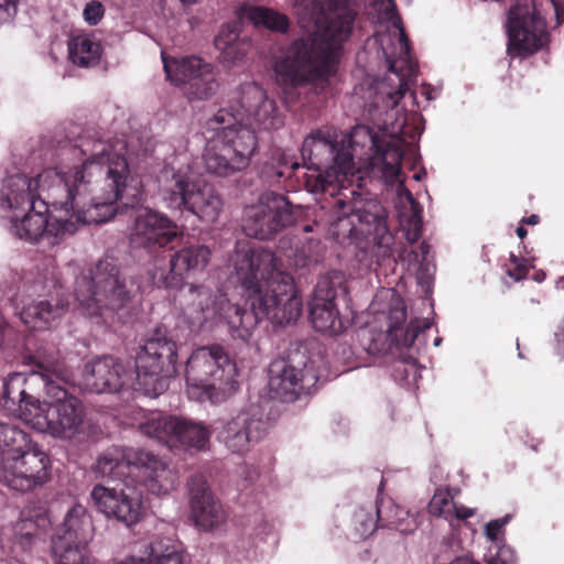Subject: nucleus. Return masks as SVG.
Instances as JSON below:
<instances>
[{
    "instance_id": "nucleus-17",
    "label": "nucleus",
    "mask_w": 564,
    "mask_h": 564,
    "mask_svg": "<svg viewBox=\"0 0 564 564\" xmlns=\"http://www.w3.org/2000/svg\"><path fill=\"white\" fill-rule=\"evenodd\" d=\"M508 52L510 55L532 54L546 41V25L533 1L524 0L509 11Z\"/></svg>"
},
{
    "instance_id": "nucleus-28",
    "label": "nucleus",
    "mask_w": 564,
    "mask_h": 564,
    "mask_svg": "<svg viewBox=\"0 0 564 564\" xmlns=\"http://www.w3.org/2000/svg\"><path fill=\"white\" fill-rule=\"evenodd\" d=\"M303 375L284 359H276L269 368V391L272 398L293 402L303 392Z\"/></svg>"
},
{
    "instance_id": "nucleus-19",
    "label": "nucleus",
    "mask_w": 564,
    "mask_h": 564,
    "mask_svg": "<svg viewBox=\"0 0 564 564\" xmlns=\"http://www.w3.org/2000/svg\"><path fill=\"white\" fill-rule=\"evenodd\" d=\"M96 509L107 519L116 520L126 527L139 523L145 513L141 494L128 485L105 487L96 485L90 492Z\"/></svg>"
},
{
    "instance_id": "nucleus-18",
    "label": "nucleus",
    "mask_w": 564,
    "mask_h": 564,
    "mask_svg": "<svg viewBox=\"0 0 564 564\" xmlns=\"http://www.w3.org/2000/svg\"><path fill=\"white\" fill-rule=\"evenodd\" d=\"M178 235L175 221L148 207L135 209L129 227V242L134 249L154 251L167 246Z\"/></svg>"
},
{
    "instance_id": "nucleus-16",
    "label": "nucleus",
    "mask_w": 564,
    "mask_h": 564,
    "mask_svg": "<svg viewBox=\"0 0 564 564\" xmlns=\"http://www.w3.org/2000/svg\"><path fill=\"white\" fill-rule=\"evenodd\" d=\"M140 431L145 436L154 438L170 448L184 446L203 449L210 438V431L199 422L160 414H155L140 424Z\"/></svg>"
},
{
    "instance_id": "nucleus-36",
    "label": "nucleus",
    "mask_w": 564,
    "mask_h": 564,
    "mask_svg": "<svg viewBox=\"0 0 564 564\" xmlns=\"http://www.w3.org/2000/svg\"><path fill=\"white\" fill-rule=\"evenodd\" d=\"M140 448L111 447L104 452L97 459L96 469L102 476L111 477L118 475V470L127 466H133L132 453L140 452Z\"/></svg>"
},
{
    "instance_id": "nucleus-24",
    "label": "nucleus",
    "mask_w": 564,
    "mask_h": 564,
    "mask_svg": "<svg viewBox=\"0 0 564 564\" xmlns=\"http://www.w3.org/2000/svg\"><path fill=\"white\" fill-rule=\"evenodd\" d=\"M133 466L141 469L147 490L155 496L171 492L176 487L177 476L166 463L148 451L132 453Z\"/></svg>"
},
{
    "instance_id": "nucleus-58",
    "label": "nucleus",
    "mask_w": 564,
    "mask_h": 564,
    "mask_svg": "<svg viewBox=\"0 0 564 564\" xmlns=\"http://www.w3.org/2000/svg\"><path fill=\"white\" fill-rule=\"evenodd\" d=\"M539 216L538 215H531L527 218H523L522 221L529 225H536L539 223Z\"/></svg>"
},
{
    "instance_id": "nucleus-21",
    "label": "nucleus",
    "mask_w": 564,
    "mask_h": 564,
    "mask_svg": "<svg viewBox=\"0 0 564 564\" xmlns=\"http://www.w3.org/2000/svg\"><path fill=\"white\" fill-rule=\"evenodd\" d=\"M132 378V372L122 360L112 356H102L85 366L84 382L88 390L96 393L117 392Z\"/></svg>"
},
{
    "instance_id": "nucleus-12",
    "label": "nucleus",
    "mask_w": 564,
    "mask_h": 564,
    "mask_svg": "<svg viewBox=\"0 0 564 564\" xmlns=\"http://www.w3.org/2000/svg\"><path fill=\"white\" fill-rule=\"evenodd\" d=\"M91 535L93 524L85 507L74 505L52 536L54 564H94L87 553Z\"/></svg>"
},
{
    "instance_id": "nucleus-25",
    "label": "nucleus",
    "mask_w": 564,
    "mask_h": 564,
    "mask_svg": "<svg viewBox=\"0 0 564 564\" xmlns=\"http://www.w3.org/2000/svg\"><path fill=\"white\" fill-rule=\"evenodd\" d=\"M262 422L242 411L224 424L218 433V440L230 452L242 454L249 449V444L260 437Z\"/></svg>"
},
{
    "instance_id": "nucleus-31",
    "label": "nucleus",
    "mask_w": 564,
    "mask_h": 564,
    "mask_svg": "<svg viewBox=\"0 0 564 564\" xmlns=\"http://www.w3.org/2000/svg\"><path fill=\"white\" fill-rule=\"evenodd\" d=\"M376 147L377 151L369 163L371 171L380 174L387 184H393L400 174L403 158L399 141L386 142L381 148Z\"/></svg>"
},
{
    "instance_id": "nucleus-32",
    "label": "nucleus",
    "mask_w": 564,
    "mask_h": 564,
    "mask_svg": "<svg viewBox=\"0 0 564 564\" xmlns=\"http://www.w3.org/2000/svg\"><path fill=\"white\" fill-rule=\"evenodd\" d=\"M162 58L166 78L174 85L184 88L205 70L203 66L209 64L196 56L167 58L163 55Z\"/></svg>"
},
{
    "instance_id": "nucleus-5",
    "label": "nucleus",
    "mask_w": 564,
    "mask_h": 564,
    "mask_svg": "<svg viewBox=\"0 0 564 564\" xmlns=\"http://www.w3.org/2000/svg\"><path fill=\"white\" fill-rule=\"evenodd\" d=\"M106 149L107 143L102 140L89 135L82 137L78 150L86 159L80 166L68 173L48 169L34 178L22 174L7 177L0 189V209L11 212L12 215L24 213L43 198L39 191L46 193L45 198L52 199V206L67 204L69 199H74L76 191L83 195L87 183L90 182L86 180V175L96 176L102 171L96 159L101 158Z\"/></svg>"
},
{
    "instance_id": "nucleus-43",
    "label": "nucleus",
    "mask_w": 564,
    "mask_h": 564,
    "mask_svg": "<svg viewBox=\"0 0 564 564\" xmlns=\"http://www.w3.org/2000/svg\"><path fill=\"white\" fill-rule=\"evenodd\" d=\"M452 505L454 501L451 492L447 489H437L430 501L429 510L433 516L452 521Z\"/></svg>"
},
{
    "instance_id": "nucleus-62",
    "label": "nucleus",
    "mask_w": 564,
    "mask_h": 564,
    "mask_svg": "<svg viewBox=\"0 0 564 564\" xmlns=\"http://www.w3.org/2000/svg\"><path fill=\"white\" fill-rule=\"evenodd\" d=\"M184 4L195 3L197 0H181Z\"/></svg>"
},
{
    "instance_id": "nucleus-33",
    "label": "nucleus",
    "mask_w": 564,
    "mask_h": 564,
    "mask_svg": "<svg viewBox=\"0 0 564 564\" xmlns=\"http://www.w3.org/2000/svg\"><path fill=\"white\" fill-rule=\"evenodd\" d=\"M239 17L249 21L254 26H263L268 30L284 33L289 29V19L285 14L273 9L259 6H243L239 10Z\"/></svg>"
},
{
    "instance_id": "nucleus-29",
    "label": "nucleus",
    "mask_w": 564,
    "mask_h": 564,
    "mask_svg": "<svg viewBox=\"0 0 564 564\" xmlns=\"http://www.w3.org/2000/svg\"><path fill=\"white\" fill-rule=\"evenodd\" d=\"M50 205L52 206V199L40 198L37 204L24 213L12 215L10 217L12 234L22 240L37 241L45 231Z\"/></svg>"
},
{
    "instance_id": "nucleus-23",
    "label": "nucleus",
    "mask_w": 564,
    "mask_h": 564,
    "mask_svg": "<svg viewBox=\"0 0 564 564\" xmlns=\"http://www.w3.org/2000/svg\"><path fill=\"white\" fill-rule=\"evenodd\" d=\"M210 259V250L204 245H192L173 253L167 273H161L159 281L166 288H178L191 272L204 270Z\"/></svg>"
},
{
    "instance_id": "nucleus-51",
    "label": "nucleus",
    "mask_w": 564,
    "mask_h": 564,
    "mask_svg": "<svg viewBox=\"0 0 564 564\" xmlns=\"http://www.w3.org/2000/svg\"><path fill=\"white\" fill-rule=\"evenodd\" d=\"M405 90L406 84L400 80L398 89L393 93H388L392 107H395L398 102L403 98Z\"/></svg>"
},
{
    "instance_id": "nucleus-54",
    "label": "nucleus",
    "mask_w": 564,
    "mask_h": 564,
    "mask_svg": "<svg viewBox=\"0 0 564 564\" xmlns=\"http://www.w3.org/2000/svg\"><path fill=\"white\" fill-rule=\"evenodd\" d=\"M399 35H400V42L403 45L405 53H408V51H409L408 37L402 28H399Z\"/></svg>"
},
{
    "instance_id": "nucleus-38",
    "label": "nucleus",
    "mask_w": 564,
    "mask_h": 564,
    "mask_svg": "<svg viewBox=\"0 0 564 564\" xmlns=\"http://www.w3.org/2000/svg\"><path fill=\"white\" fill-rule=\"evenodd\" d=\"M196 78L185 88V95L189 100H207L212 98L218 90L219 84L216 79L213 66L208 64Z\"/></svg>"
},
{
    "instance_id": "nucleus-15",
    "label": "nucleus",
    "mask_w": 564,
    "mask_h": 564,
    "mask_svg": "<svg viewBox=\"0 0 564 564\" xmlns=\"http://www.w3.org/2000/svg\"><path fill=\"white\" fill-rule=\"evenodd\" d=\"M293 221L289 200L279 194L267 193L245 208L242 229L249 237L270 239Z\"/></svg>"
},
{
    "instance_id": "nucleus-55",
    "label": "nucleus",
    "mask_w": 564,
    "mask_h": 564,
    "mask_svg": "<svg viewBox=\"0 0 564 564\" xmlns=\"http://www.w3.org/2000/svg\"><path fill=\"white\" fill-rule=\"evenodd\" d=\"M449 564H479L468 557H457L454 561H452Z\"/></svg>"
},
{
    "instance_id": "nucleus-59",
    "label": "nucleus",
    "mask_w": 564,
    "mask_h": 564,
    "mask_svg": "<svg viewBox=\"0 0 564 564\" xmlns=\"http://www.w3.org/2000/svg\"><path fill=\"white\" fill-rule=\"evenodd\" d=\"M516 232H517V235H518V237L520 239H523L527 236V234H528L527 229L524 227H522V226H519L517 228Z\"/></svg>"
},
{
    "instance_id": "nucleus-35",
    "label": "nucleus",
    "mask_w": 564,
    "mask_h": 564,
    "mask_svg": "<svg viewBox=\"0 0 564 564\" xmlns=\"http://www.w3.org/2000/svg\"><path fill=\"white\" fill-rule=\"evenodd\" d=\"M35 360L39 370L31 375L30 380L36 382L41 381L45 391L47 382L61 384L65 379L67 372L66 367L56 351L39 354Z\"/></svg>"
},
{
    "instance_id": "nucleus-30",
    "label": "nucleus",
    "mask_w": 564,
    "mask_h": 564,
    "mask_svg": "<svg viewBox=\"0 0 564 564\" xmlns=\"http://www.w3.org/2000/svg\"><path fill=\"white\" fill-rule=\"evenodd\" d=\"M215 45L220 51V61L226 67L239 65L248 54L251 44L248 37L237 33L231 25H224L215 37Z\"/></svg>"
},
{
    "instance_id": "nucleus-52",
    "label": "nucleus",
    "mask_w": 564,
    "mask_h": 564,
    "mask_svg": "<svg viewBox=\"0 0 564 564\" xmlns=\"http://www.w3.org/2000/svg\"><path fill=\"white\" fill-rule=\"evenodd\" d=\"M147 552H148V557L147 558L131 556V557L122 561V563L123 564H150V563H153L154 561H153L152 557H150L148 549H147Z\"/></svg>"
},
{
    "instance_id": "nucleus-57",
    "label": "nucleus",
    "mask_w": 564,
    "mask_h": 564,
    "mask_svg": "<svg viewBox=\"0 0 564 564\" xmlns=\"http://www.w3.org/2000/svg\"><path fill=\"white\" fill-rule=\"evenodd\" d=\"M382 3L386 6V10L388 13H392L395 10L394 0H382Z\"/></svg>"
},
{
    "instance_id": "nucleus-63",
    "label": "nucleus",
    "mask_w": 564,
    "mask_h": 564,
    "mask_svg": "<svg viewBox=\"0 0 564 564\" xmlns=\"http://www.w3.org/2000/svg\"><path fill=\"white\" fill-rule=\"evenodd\" d=\"M383 510L381 508H378V517L381 519Z\"/></svg>"
},
{
    "instance_id": "nucleus-11",
    "label": "nucleus",
    "mask_w": 564,
    "mask_h": 564,
    "mask_svg": "<svg viewBox=\"0 0 564 564\" xmlns=\"http://www.w3.org/2000/svg\"><path fill=\"white\" fill-rule=\"evenodd\" d=\"M177 347L174 340L160 330L147 339L135 357L139 386L151 397L167 389L169 380L176 373Z\"/></svg>"
},
{
    "instance_id": "nucleus-8",
    "label": "nucleus",
    "mask_w": 564,
    "mask_h": 564,
    "mask_svg": "<svg viewBox=\"0 0 564 564\" xmlns=\"http://www.w3.org/2000/svg\"><path fill=\"white\" fill-rule=\"evenodd\" d=\"M302 156L308 162L307 169L313 170L306 175V186L312 193L339 194L347 175L354 173L351 153L337 144L329 135L321 131L311 133L302 144Z\"/></svg>"
},
{
    "instance_id": "nucleus-10",
    "label": "nucleus",
    "mask_w": 564,
    "mask_h": 564,
    "mask_svg": "<svg viewBox=\"0 0 564 564\" xmlns=\"http://www.w3.org/2000/svg\"><path fill=\"white\" fill-rule=\"evenodd\" d=\"M337 205L341 213L336 223L338 234L349 238L372 236V253L378 262L392 256L394 239L387 226V212L380 203H351L338 198Z\"/></svg>"
},
{
    "instance_id": "nucleus-47",
    "label": "nucleus",
    "mask_w": 564,
    "mask_h": 564,
    "mask_svg": "<svg viewBox=\"0 0 564 564\" xmlns=\"http://www.w3.org/2000/svg\"><path fill=\"white\" fill-rule=\"evenodd\" d=\"M487 564H516V557L511 549L503 546L488 560Z\"/></svg>"
},
{
    "instance_id": "nucleus-41",
    "label": "nucleus",
    "mask_w": 564,
    "mask_h": 564,
    "mask_svg": "<svg viewBox=\"0 0 564 564\" xmlns=\"http://www.w3.org/2000/svg\"><path fill=\"white\" fill-rule=\"evenodd\" d=\"M41 521L44 519L28 517L25 511H22L20 520L14 525V538L23 550H30L39 540Z\"/></svg>"
},
{
    "instance_id": "nucleus-53",
    "label": "nucleus",
    "mask_w": 564,
    "mask_h": 564,
    "mask_svg": "<svg viewBox=\"0 0 564 564\" xmlns=\"http://www.w3.org/2000/svg\"><path fill=\"white\" fill-rule=\"evenodd\" d=\"M421 237V229L415 227L413 231L406 234V238L411 243H414Z\"/></svg>"
},
{
    "instance_id": "nucleus-22",
    "label": "nucleus",
    "mask_w": 564,
    "mask_h": 564,
    "mask_svg": "<svg viewBox=\"0 0 564 564\" xmlns=\"http://www.w3.org/2000/svg\"><path fill=\"white\" fill-rule=\"evenodd\" d=\"M336 295L335 288L328 281L323 280L317 283L310 305V317L313 327L319 333L337 335L345 328L334 302Z\"/></svg>"
},
{
    "instance_id": "nucleus-37",
    "label": "nucleus",
    "mask_w": 564,
    "mask_h": 564,
    "mask_svg": "<svg viewBox=\"0 0 564 564\" xmlns=\"http://www.w3.org/2000/svg\"><path fill=\"white\" fill-rule=\"evenodd\" d=\"M70 61L80 67L95 65L100 58V46L87 36H76L68 43Z\"/></svg>"
},
{
    "instance_id": "nucleus-60",
    "label": "nucleus",
    "mask_w": 564,
    "mask_h": 564,
    "mask_svg": "<svg viewBox=\"0 0 564 564\" xmlns=\"http://www.w3.org/2000/svg\"><path fill=\"white\" fill-rule=\"evenodd\" d=\"M421 250H422V252H423V253H427V251H429V246H427V243L422 242V245H421Z\"/></svg>"
},
{
    "instance_id": "nucleus-48",
    "label": "nucleus",
    "mask_w": 564,
    "mask_h": 564,
    "mask_svg": "<svg viewBox=\"0 0 564 564\" xmlns=\"http://www.w3.org/2000/svg\"><path fill=\"white\" fill-rule=\"evenodd\" d=\"M508 518L492 520L485 525V534L491 541H497L501 528L506 524Z\"/></svg>"
},
{
    "instance_id": "nucleus-50",
    "label": "nucleus",
    "mask_w": 564,
    "mask_h": 564,
    "mask_svg": "<svg viewBox=\"0 0 564 564\" xmlns=\"http://www.w3.org/2000/svg\"><path fill=\"white\" fill-rule=\"evenodd\" d=\"M475 514V510L465 506L452 505V520H466Z\"/></svg>"
},
{
    "instance_id": "nucleus-46",
    "label": "nucleus",
    "mask_w": 564,
    "mask_h": 564,
    "mask_svg": "<svg viewBox=\"0 0 564 564\" xmlns=\"http://www.w3.org/2000/svg\"><path fill=\"white\" fill-rule=\"evenodd\" d=\"M84 19L90 25H96L104 15V7L99 1H91L84 9Z\"/></svg>"
},
{
    "instance_id": "nucleus-20",
    "label": "nucleus",
    "mask_w": 564,
    "mask_h": 564,
    "mask_svg": "<svg viewBox=\"0 0 564 564\" xmlns=\"http://www.w3.org/2000/svg\"><path fill=\"white\" fill-rule=\"evenodd\" d=\"M189 508L195 525L205 532L220 528L227 520L221 502L215 497L207 479L200 474L193 475L188 482Z\"/></svg>"
},
{
    "instance_id": "nucleus-49",
    "label": "nucleus",
    "mask_w": 564,
    "mask_h": 564,
    "mask_svg": "<svg viewBox=\"0 0 564 564\" xmlns=\"http://www.w3.org/2000/svg\"><path fill=\"white\" fill-rule=\"evenodd\" d=\"M18 0H0V22L7 21L17 11Z\"/></svg>"
},
{
    "instance_id": "nucleus-26",
    "label": "nucleus",
    "mask_w": 564,
    "mask_h": 564,
    "mask_svg": "<svg viewBox=\"0 0 564 564\" xmlns=\"http://www.w3.org/2000/svg\"><path fill=\"white\" fill-rule=\"evenodd\" d=\"M431 322L427 318H415L404 329L403 337L393 334L392 329L382 330H368L365 334L362 341L365 349L369 355H380L389 351L393 346L411 347L419 334L431 327Z\"/></svg>"
},
{
    "instance_id": "nucleus-56",
    "label": "nucleus",
    "mask_w": 564,
    "mask_h": 564,
    "mask_svg": "<svg viewBox=\"0 0 564 564\" xmlns=\"http://www.w3.org/2000/svg\"><path fill=\"white\" fill-rule=\"evenodd\" d=\"M400 359L402 362H404L406 365H415V362H416L415 358L409 354L401 355Z\"/></svg>"
},
{
    "instance_id": "nucleus-40",
    "label": "nucleus",
    "mask_w": 564,
    "mask_h": 564,
    "mask_svg": "<svg viewBox=\"0 0 564 564\" xmlns=\"http://www.w3.org/2000/svg\"><path fill=\"white\" fill-rule=\"evenodd\" d=\"M29 438L18 426L0 421V465L11 453L25 447Z\"/></svg>"
},
{
    "instance_id": "nucleus-44",
    "label": "nucleus",
    "mask_w": 564,
    "mask_h": 564,
    "mask_svg": "<svg viewBox=\"0 0 564 564\" xmlns=\"http://www.w3.org/2000/svg\"><path fill=\"white\" fill-rule=\"evenodd\" d=\"M406 319V311L401 301H397L395 305L389 311L388 321L389 325L387 329L393 328V334L403 337L404 332L401 329V325Z\"/></svg>"
},
{
    "instance_id": "nucleus-1",
    "label": "nucleus",
    "mask_w": 564,
    "mask_h": 564,
    "mask_svg": "<svg viewBox=\"0 0 564 564\" xmlns=\"http://www.w3.org/2000/svg\"><path fill=\"white\" fill-rule=\"evenodd\" d=\"M231 263L237 282L247 293L251 312L230 304L220 292L191 285L185 294L183 314L192 328H209L225 321L232 336L246 341L262 318L278 325L297 321L302 300L293 278L282 269L281 260L271 250L237 247Z\"/></svg>"
},
{
    "instance_id": "nucleus-13",
    "label": "nucleus",
    "mask_w": 564,
    "mask_h": 564,
    "mask_svg": "<svg viewBox=\"0 0 564 564\" xmlns=\"http://www.w3.org/2000/svg\"><path fill=\"white\" fill-rule=\"evenodd\" d=\"M0 466L6 484L21 492L44 486L51 477L48 456L31 438L25 447L11 453Z\"/></svg>"
},
{
    "instance_id": "nucleus-27",
    "label": "nucleus",
    "mask_w": 564,
    "mask_h": 564,
    "mask_svg": "<svg viewBox=\"0 0 564 564\" xmlns=\"http://www.w3.org/2000/svg\"><path fill=\"white\" fill-rule=\"evenodd\" d=\"M69 303L63 296L35 301L21 312L22 322L34 330L56 327L68 312Z\"/></svg>"
},
{
    "instance_id": "nucleus-4",
    "label": "nucleus",
    "mask_w": 564,
    "mask_h": 564,
    "mask_svg": "<svg viewBox=\"0 0 564 564\" xmlns=\"http://www.w3.org/2000/svg\"><path fill=\"white\" fill-rule=\"evenodd\" d=\"M96 163L102 171L96 176L86 175L90 182L83 195L76 191L74 199L67 204L52 206L64 210V215L47 214L43 237L51 238L52 243L73 235L78 225L106 223L117 213L115 205L127 187L130 174L128 162L124 156L110 151L107 144L106 153L97 158Z\"/></svg>"
},
{
    "instance_id": "nucleus-61",
    "label": "nucleus",
    "mask_w": 564,
    "mask_h": 564,
    "mask_svg": "<svg viewBox=\"0 0 564 564\" xmlns=\"http://www.w3.org/2000/svg\"><path fill=\"white\" fill-rule=\"evenodd\" d=\"M284 174H285V173H284V171H282V170H278V171L275 172L276 177H282V176H284Z\"/></svg>"
},
{
    "instance_id": "nucleus-3",
    "label": "nucleus",
    "mask_w": 564,
    "mask_h": 564,
    "mask_svg": "<svg viewBox=\"0 0 564 564\" xmlns=\"http://www.w3.org/2000/svg\"><path fill=\"white\" fill-rule=\"evenodd\" d=\"M326 7L316 19L314 31L293 41L274 65L284 84L307 87L316 95L329 89L357 14L352 0H326Z\"/></svg>"
},
{
    "instance_id": "nucleus-9",
    "label": "nucleus",
    "mask_w": 564,
    "mask_h": 564,
    "mask_svg": "<svg viewBox=\"0 0 564 564\" xmlns=\"http://www.w3.org/2000/svg\"><path fill=\"white\" fill-rule=\"evenodd\" d=\"M75 295L87 315L105 317L128 304L131 289L115 263L101 260L89 276L77 280Z\"/></svg>"
},
{
    "instance_id": "nucleus-7",
    "label": "nucleus",
    "mask_w": 564,
    "mask_h": 564,
    "mask_svg": "<svg viewBox=\"0 0 564 564\" xmlns=\"http://www.w3.org/2000/svg\"><path fill=\"white\" fill-rule=\"evenodd\" d=\"M235 375L236 366L221 346L199 347L186 362L187 393L199 401L220 402L237 389Z\"/></svg>"
},
{
    "instance_id": "nucleus-2",
    "label": "nucleus",
    "mask_w": 564,
    "mask_h": 564,
    "mask_svg": "<svg viewBox=\"0 0 564 564\" xmlns=\"http://www.w3.org/2000/svg\"><path fill=\"white\" fill-rule=\"evenodd\" d=\"M238 108L220 109L212 123L216 135L207 143L203 160L206 171L220 177H228L246 170L258 149V138L248 124L262 130H276L283 124L275 102L254 83L239 87L236 98Z\"/></svg>"
},
{
    "instance_id": "nucleus-14",
    "label": "nucleus",
    "mask_w": 564,
    "mask_h": 564,
    "mask_svg": "<svg viewBox=\"0 0 564 564\" xmlns=\"http://www.w3.org/2000/svg\"><path fill=\"white\" fill-rule=\"evenodd\" d=\"M50 419L46 432L59 440H77L86 433L85 409L82 402L59 383H46Z\"/></svg>"
},
{
    "instance_id": "nucleus-34",
    "label": "nucleus",
    "mask_w": 564,
    "mask_h": 564,
    "mask_svg": "<svg viewBox=\"0 0 564 564\" xmlns=\"http://www.w3.org/2000/svg\"><path fill=\"white\" fill-rule=\"evenodd\" d=\"M20 419L32 429L45 433L50 419V398L40 401L29 394L18 406Z\"/></svg>"
},
{
    "instance_id": "nucleus-6",
    "label": "nucleus",
    "mask_w": 564,
    "mask_h": 564,
    "mask_svg": "<svg viewBox=\"0 0 564 564\" xmlns=\"http://www.w3.org/2000/svg\"><path fill=\"white\" fill-rule=\"evenodd\" d=\"M158 195L169 209L187 210L202 221L214 223L223 210V199L215 188L191 177L189 166L176 160L164 164L156 175Z\"/></svg>"
},
{
    "instance_id": "nucleus-42",
    "label": "nucleus",
    "mask_w": 564,
    "mask_h": 564,
    "mask_svg": "<svg viewBox=\"0 0 564 564\" xmlns=\"http://www.w3.org/2000/svg\"><path fill=\"white\" fill-rule=\"evenodd\" d=\"M150 557L153 563L150 564H183L182 552L173 544L163 540H155L148 545Z\"/></svg>"
},
{
    "instance_id": "nucleus-64",
    "label": "nucleus",
    "mask_w": 564,
    "mask_h": 564,
    "mask_svg": "<svg viewBox=\"0 0 564 564\" xmlns=\"http://www.w3.org/2000/svg\"><path fill=\"white\" fill-rule=\"evenodd\" d=\"M440 344H441V338H436V339L434 340V345H435V346H438Z\"/></svg>"
},
{
    "instance_id": "nucleus-39",
    "label": "nucleus",
    "mask_w": 564,
    "mask_h": 564,
    "mask_svg": "<svg viewBox=\"0 0 564 564\" xmlns=\"http://www.w3.org/2000/svg\"><path fill=\"white\" fill-rule=\"evenodd\" d=\"M30 383H36L31 381L30 378H25L21 373H13L2 381V401L3 406L10 411L15 410V406L30 394L26 387Z\"/></svg>"
},
{
    "instance_id": "nucleus-45",
    "label": "nucleus",
    "mask_w": 564,
    "mask_h": 564,
    "mask_svg": "<svg viewBox=\"0 0 564 564\" xmlns=\"http://www.w3.org/2000/svg\"><path fill=\"white\" fill-rule=\"evenodd\" d=\"M389 523L401 533H411L417 528L415 517L399 508H397L395 519L390 520Z\"/></svg>"
}]
</instances>
